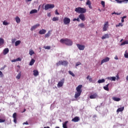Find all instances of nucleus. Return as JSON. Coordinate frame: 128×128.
Masks as SVG:
<instances>
[{"label": "nucleus", "mask_w": 128, "mask_h": 128, "mask_svg": "<svg viewBox=\"0 0 128 128\" xmlns=\"http://www.w3.org/2000/svg\"><path fill=\"white\" fill-rule=\"evenodd\" d=\"M0 76L1 78H2V76H4V74H2V71H0Z\"/></svg>", "instance_id": "603ef678"}, {"label": "nucleus", "mask_w": 128, "mask_h": 128, "mask_svg": "<svg viewBox=\"0 0 128 128\" xmlns=\"http://www.w3.org/2000/svg\"><path fill=\"white\" fill-rule=\"evenodd\" d=\"M6 122V120L0 118V122Z\"/></svg>", "instance_id": "09e8293b"}, {"label": "nucleus", "mask_w": 128, "mask_h": 128, "mask_svg": "<svg viewBox=\"0 0 128 128\" xmlns=\"http://www.w3.org/2000/svg\"><path fill=\"white\" fill-rule=\"evenodd\" d=\"M50 36V32L48 31V32L45 34V38H48Z\"/></svg>", "instance_id": "f704fd0d"}, {"label": "nucleus", "mask_w": 128, "mask_h": 128, "mask_svg": "<svg viewBox=\"0 0 128 128\" xmlns=\"http://www.w3.org/2000/svg\"><path fill=\"white\" fill-rule=\"evenodd\" d=\"M15 20L17 24H20V17L18 16H16L15 18Z\"/></svg>", "instance_id": "6ab92c4d"}, {"label": "nucleus", "mask_w": 128, "mask_h": 128, "mask_svg": "<svg viewBox=\"0 0 128 128\" xmlns=\"http://www.w3.org/2000/svg\"><path fill=\"white\" fill-rule=\"evenodd\" d=\"M76 20H77V22H80V18H76Z\"/></svg>", "instance_id": "e2e57ef3"}, {"label": "nucleus", "mask_w": 128, "mask_h": 128, "mask_svg": "<svg viewBox=\"0 0 128 128\" xmlns=\"http://www.w3.org/2000/svg\"><path fill=\"white\" fill-rule=\"evenodd\" d=\"M106 82V80L104 79H102V80H99L98 81V84H102Z\"/></svg>", "instance_id": "cd10ccee"}, {"label": "nucleus", "mask_w": 128, "mask_h": 128, "mask_svg": "<svg viewBox=\"0 0 128 128\" xmlns=\"http://www.w3.org/2000/svg\"><path fill=\"white\" fill-rule=\"evenodd\" d=\"M29 54H30V56H32V54H34V50H31L30 51Z\"/></svg>", "instance_id": "e433bc0d"}, {"label": "nucleus", "mask_w": 128, "mask_h": 128, "mask_svg": "<svg viewBox=\"0 0 128 128\" xmlns=\"http://www.w3.org/2000/svg\"><path fill=\"white\" fill-rule=\"evenodd\" d=\"M52 20L53 22H56L57 20H58V17H54Z\"/></svg>", "instance_id": "72a5a7b5"}, {"label": "nucleus", "mask_w": 128, "mask_h": 128, "mask_svg": "<svg viewBox=\"0 0 128 128\" xmlns=\"http://www.w3.org/2000/svg\"><path fill=\"white\" fill-rule=\"evenodd\" d=\"M116 14H117V16H120V13L116 12Z\"/></svg>", "instance_id": "680f3d73"}, {"label": "nucleus", "mask_w": 128, "mask_h": 128, "mask_svg": "<svg viewBox=\"0 0 128 128\" xmlns=\"http://www.w3.org/2000/svg\"><path fill=\"white\" fill-rule=\"evenodd\" d=\"M112 100H114V102H120V98L113 97Z\"/></svg>", "instance_id": "5701e85b"}, {"label": "nucleus", "mask_w": 128, "mask_h": 128, "mask_svg": "<svg viewBox=\"0 0 128 128\" xmlns=\"http://www.w3.org/2000/svg\"><path fill=\"white\" fill-rule=\"evenodd\" d=\"M13 118H16V113L14 112L12 115Z\"/></svg>", "instance_id": "37998d69"}, {"label": "nucleus", "mask_w": 128, "mask_h": 128, "mask_svg": "<svg viewBox=\"0 0 128 128\" xmlns=\"http://www.w3.org/2000/svg\"><path fill=\"white\" fill-rule=\"evenodd\" d=\"M20 76H22V72H20L16 76V78H17V80H20Z\"/></svg>", "instance_id": "7c9ffc66"}, {"label": "nucleus", "mask_w": 128, "mask_h": 128, "mask_svg": "<svg viewBox=\"0 0 128 128\" xmlns=\"http://www.w3.org/2000/svg\"><path fill=\"white\" fill-rule=\"evenodd\" d=\"M46 30L44 29H42V30H40L39 32L40 34H46Z\"/></svg>", "instance_id": "f3484780"}, {"label": "nucleus", "mask_w": 128, "mask_h": 128, "mask_svg": "<svg viewBox=\"0 0 128 128\" xmlns=\"http://www.w3.org/2000/svg\"><path fill=\"white\" fill-rule=\"evenodd\" d=\"M60 42L61 44H66V46H72V40L68 38L61 39L60 40Z\"/></svg>", "instance_id": "f257e3e1"}, {"label": "nucleus", "mask_w": 128, "mask_h": 128, "mask_svg": "<svg viewBox=\"0 0 128 128\" xmlns=\"http://www.w3.org/2000/svg\"><path fill=\"white\" fill-rule=\"evenodd\" d=\"M108 86H110V84H107L106 86H104L103 88L105 90H107V92H108L110 90V88H108Z\"/></svg>", "instance_id": "412c9836"}, {"label": "nucleus", "mask_w": 128, "mask_h": 128, "mask_svg": "<svg viewBox=\"0 0 128 128\" xmlns=\"http://www.w3.org/2000/svg\"><path fill=\"white\" fill-rule=\"evenodd\" d=\"M64 78H62L61 80H60L58 84V88H62V86H64Z\"/></svg>", "instance_id": "6e6552de"}, {"label": "nucleus", "mask_w": 128, "mask_h": 128, "mask_svg": "<svg viewBox=\"0 0 128 128\" xmlns=\"http://www.w3.org/2000/svg\"><path fill=\"white\" fill-rule=\"evenodd\" d=\"M68 62L66 61H62V60H60L58 62L56 63V66H68Z\"/></svg>", "instance_id": "20e7f679"}, {"label": "nucleus", "mask_w": 128, "mask_h": 128, "mask_svg": "<svg viewBox=\"0 0 128 128\" xmlns=\"http://www.w3.org/2000/svg\"><path fill=\"white\" fill-rule=\"evenodd\" d=\"M108 80H112V82L114 81L115 82L116 80V78L115 76H113V77H108Z\"/></svg>", "instance_id": "a211bd4d"}, {"label": "nucleus", "mask_w": 128, "mask_h": 128, "mask_svg": "<svg viewBox=\"0 0 128 128\" xmlns=\"http://www.w3.org/2000/svg\"><path fill=\"white\" fill-rule=\"evenodd\" d=\"M76 18L73 19V22H76Z\"/></svg>", "instance_id": "69168bd1"}, {"label": "nucleus", "mask_w": 128, "mask_h": 128, "mask_svg": "<svg viewBox=\"0 0 128 128\" xmlns=\"http://www.w3.org/2000/svg\"><path fill=\"white\" fill-rule=\"evenodd\" d=\"M86 78V80H89L90 82H92V78H90V76H87Z\"/></svg>", "instance_id": "c85d7f7f"}, {"label": "nucleus", "mask_w": 128, "mask_h": 128, "mask_svg": "<svg viewBox=\"0 0 128 128\" xmlns=\"http://www.w3.org/2000/svg\"><path fill=\"white\" fill-rule=\"evenodd\" d=\"M124 44H128V40H126L121 44V46H124Z\"/></svg>", "instance_id": "473e14b6"}, {"label": "nucleus", "mask_w": 128, "mask_h": 128, "mask_svg": "<svg viewBox=\"0 0 128 128\" xmlns=\"http://www.w3.org/2000/svg\"><path fill=\"white\" fill-rule=\"evenodd\" d=\"M64 24H69L70 22V18L66 17L63 20Z\"/></svg>", "instance_id": "0eeeda50"}, {"label": "nucleus", "mask_w": 128, "mask_h": 128, "mask_svg": "<svg viewBox=\"0 0 128 128\" xmlns=\"http://www.w3.org/2000/svg\"><path fill=\"white\" fill-rule=\"evenodd\" d=\"M118 4H122L124 2H128V0H115Z\"/></svg>", "instance_id": "a878e982"}, {"label": "nucleus", "mask_w": 128, "mask_h": 128, "mask_svg": "<svg viewBox=\"0 0 128 128\" xmlns=\"http://www.w3.org/2000/svg\"><path fill=\"white\" fill-rule=\"evenodd\" d=\"M116 28H118V26H124V24L122 23H119L118 24L116 25Z\"/></svg>", "instance_id": "c9c22d12"}, {"label": "nucleus", "mask_w": 128, "mask_h": 128, "mask_svg": "<svg viewBox=\"0 0 128 128\" xmlns=\"http://www.w3.org/2000/svg\"><path fill=\"white\" fill-rule=\"evenodd\" d=\"M54 8V4H47L44 6V10H48L49 8Z\"/></svg>", "instance_id": "39448f33"}, {"label": "nucleus", "mask_w": 128, "mask_h": 128, "mask_svg": "<svg viewBox=\"0 0 128 128\" xmlns=\"http://www.w3.org/2000/svg\"><path fill=\"white\" fill-rule=\"evenodd\" d=\"M82 64V63L80 62H78L76 64V66H80Z\"/></svg>", "instance_id": "a18cd8bd"}, {"label": "nucleus", "mask_w": 128, "mask_h": 128, "mask_svg": "<svg viewBox=\"0 0 128 128\" xmlns=\"http://www.w3.org/2000/svg\"><path fill=\"white\" fill-rule=\"evenodd\" d=\"M16 38L12 39V44H14V42H16Z\"/></svg>", "instance_id": "49530a36"}, {"label": "nucleus", "mask_w": 128, "mask_h": 128, "mask_svg": "<svg viewBox=\"0 0 128 128\" xmlns=\"http://www.w3.org/2000/svg\"><path fill=\"white\" fill-rule=\"evenodd\" d=\"M75 12L80 14H86V9L82 7H78L75 8Z\"/></svg>", "instance_id": "7ed1b4c3"}, {"label": "nucleus", "mask_w": 128, "mask_h": 128, "mask_svg": "<svg viewBox=\"0 0 128 128\" xmlns=\"http://www.w3.org/2000/svg\"><path fill=\"white\" fill-rule=\"evenodd\" d=\"M72 122H78L80 120V118L78 116H76L73 119H72Z\"/></svg>", "instance_id": "2eb2a0df"}, {"label": "nucleus", "mask_w": 128, "mask_h": 128, "mask_svg": "<svg viewBox=\"0 0 128 128\" xmlns=\"http://www.w3.org/2000/svg\"><path fill=\"white\" fill-rule=\"evenodd\" d=\"M78 26H80V28H84V23H81L78 24Z\"/></svg>", "instance_id": "ea45409f"}, {"label": "nucleus", "mask_w": 128, "mask_h": 128, "mask_svg": "<svg viewBox=\"0 0 128 128\" xmlns=\"http://www.w3.org/2000/svg\"><path fill=\"white\" fill-rule=\"evenodd\" d=\"M40 24H36V25H34V26H32L31 28H30V30L32 31L34 30H36V28H38V26H40Z\"/></svg>", "instance_id": "4468645a"}, {"label": "nucleus", "mask_w": 128, "mask_h": 128, "mask_svg": "<svg viewBox=\"0 0 128 128\" xmlns=\"http://www.w3.org/2000/svg\"><path fill=\"white\" fill-rule=\"evenodd\" d=\"M110 62V58L106 57L105 58L102 60L101 64H104V62Z\"/></svg>", "instance_id": "9b49d317"}, {"label": "nucleus", "mask_w": 128, "mask_h": 128, "mask_svg": "<svg viewBox=\"0 0 128 128\" xmlns=\"http://www.w3.org/2000/svg\"><path fill=\"white\" fill-rule=\"evenodd\" d=\"M55 14H57V15H59L60 13H58V10H56L55 11Z\"/></svg>", "instance_id": "8fccbe9b"}, {"label": "nucleus", "mask_w": 128, "mask_h": 128, "mask_svg": "<svg viewBox=\"0 0 128 128\" xmlns=\"http://www.w3.org/2000/svg\"><path fill=\"white\" fill-rule=\"evenodd\" d=\"M108 22H106L103 26L102 31L106 32V30H108Z\"/></svg>", "instance_id": "423d86ee"}, {"label": "nucleus", "mask_w": 128, "mask_h": 128, "mask_svg": "<svg viewBox=\"0 0 128 128\" xmlns=\"http://www.w3.org/2000/svg\"><path fill=\"white\" fill-rule=\"evenodd\" d=\"M101 4H102V6H104V1H102V2H101Z\"/></svg>", "instance_id": "3c124183"}, {"label": "nucleus", "mask_w": 128, "mask_h": 128, "mask_svg": "<svg viewBox=\"0 0 128 128\" xmlns=\"http://www.w3.org/2000/svg\"><path fill=\"white\" fill-rule=\"evenodd\" d=\"M126 80H128V76L126 77Z\"/></svg>", "instance_id": "338daca9"}, {"label": "nucleus", "mask_w": 128, "mask_h": 128, "mask_svg": "<svg viewBox=\"0 0 128 128\" xmlns=\"http://www.w3.org/2000/svg\"><path fill=\"white\" fill-rule=\"evenodd\" d=\"M106 38H110V34H104L102 37V40H106Z\"/></svg>", "instance_id": "ddd939ff"}, {"label": "nucleus", "mask_w": 128, "mask_h": 128, "mask_svg": "<svg viewBox=\"0 0 128 128\" xmlns=\"http://www.w3.org/2000/svg\"><path fill=\"white\" fill-rule=\"evenodd\" d=\"M124 56L126 58H128V53L126 52H126L124 53Z\"/></svg>", "instance_id": "58836bf2"}, {"label": "nucleus", "mask_w": 128, "mask_h": 128, "mask_svg": "<svg viewBox=\"0 0 128 128\" xmlns=\"http://www.w3.org/2000/svg\"><path fill=\"white\" fill-rule=\"evenodd\" d=\"M10 52V50H8V48H6L3 50V54L4 56H6V54H8V52Z\"/></svg>", "instance_id": "dca6fc26"}, {"label": "nucleus", "mask_w": 128, "mask_h": 128, "mask_svg": "<svg viewBox=\"0 0 128 128\" xmlns=\"http://www.w3.org/2000/svg\"><path fill=\"white\" fill-rule=\"evenodd\" d=\"M122 18H123V19H124V18H126V16H124Z\"/></svg>", "instance_id": "052dcab7"}, {"label": "nucleus", "mask_w": 128, "mask_h": 128, "mask_svg": "<svg viewBox=\"0 0 128 128\" xmlns=\"http://www.w3.org/2000/svg\"><path fill=\"white\" fill-rule=\"evenodd\" d=\"M76 46L78 48V50H84L86 48L84 45H81L80 44H77Z\"/></svg>", "instance_id": "1a4fd4ad"}, {"label": "nucleus", "mask_w": 128, "mask_h": 128, "mask_svg": "<svg viewBox=\"0 0 128 128\" xmlns=\"http://www.w3.org/2000/svg\"><path fill=\"white\" fill-rule=\"evenodd\" d=\"M22 43V41L18 40L15 42V46H19V44H20Z\"/></svg>", "instance_id": "b1692460"}, {"label": "nucleus", "mask_w": 128, "mask_h": 128, "mask_svg": "<svg viewBox=\"0 0 128 128\" xmlns=\"http://www.w3.org/2000/svg\"><path fill=\"white\" fill-rule=\"evenodd\" d=\"M114 60H118V56H116L115 57H114Z\"/></svg>", "instance_id": "13d9d810"}, {"label": "nucleus", "mask_w": 128, "mask_h": 128, "mask_svg": "<svg viewBox=\"0 0 128 128\" xmlns=\"http://www.w3.org/2000/svg\"><path fill=\"white\" fill-rule=\"evenodd\" d=\"M3 24L4 26H8V23L6 20H4V22H3Z\"/></svg>", "instance_id": "c03bdc74"}, {"label": "nucleus", "mask_w": 128, "mask_h": 128, "mask_svg": "<svg viewBox=\"0 0 128 128\" xmlns=\"http://www.w3.org/2000/svg\"><path fill=\"white\" fill-rule=\"evenodd\" d=\"M96 98H98V94L96 93H95L90 96V98H91V99Z\"/></svg>", "instance_id": "f8f14e48"}, {"label": "nucleus", "mask_w": 128, "mask_h": 128, "mask_svg": "<svg viewBox=\"0 0 128 128\" xmlns=\"http://www.w3.org/2000/svg\"><path fill=\"white\" fill-rule=\"evenodd\" d=\"M116 80H120V76H116Z\"/></svg>", "instance_id": "4d7b16f0"}, {"label": "nucleus", "mask_w": 128, "mask_h": 128, "mask_svg": "<svg viewBox=\"0 0 128 128\" xmlns=\"http://www.w3.org/2000/svg\"><path fill=\"white\" fill-rule=\"evenodd\" d=\"M124 110V106H123L122 108H118L116 110V112H122Z\"/></svg>", "instance_id": "393cba45"}, {"label": "nucleus", "mask_w": 128, "mask_h": 128, "mask_svg": "<svg viewBox=\"0 0 128 128\" xmlns=\"http://www.w3.org/2000/svg\"><path fill=\"white\" fill-rule=\"evenodd\" d=\"M36 62V60H34V59H32L31 61L30 62V66H33L34 64Z\"/></svg>", "instance_id": "c756f323"}, {"label": "nucleus", "mask_w": 128, "mask_h": 128, "mask_svg": "<svg viewBox=\"0 0 128 128\" xmlns=\"http://www.w3.org/2000/svg\"><path fill=\"white\" fill-rule=\"evenodd\" d=\"M32 0H26V2H32Z\"/></svg>", "instance_id": "0e129e2a"}, {"label": "nucleus", "mask_w": 128, "mask_h": 128, "mask_svg": "<svg viewBox=\"0 0 128 128\" xmlns=\"http://www.w3.org/2000/svg\"><path fill=\"white\" fill-rule=\"evenodd\" d=\"M16 62H20L22 61V58H18L16 59Z\"/></svg>", "instance_id": "de8ad7c7"}, {"label": "nucleus", "mask_w": 128, "mask_h": 128, "mask_svg": "<svg viewBox=\"0 0 128 128\" xmlns=\"http://www.w3.org/2000/svg\"><path fill=\"white\" fill-rule=\"evenodd\" d=\"M44 128H50V126L44 127Z\"/></svg>", "instance_id": "774afa93"}, {"label": "nucleus", "mask_w": 128, "mask_h": 128, "mask_svg": "<svg viewBox=\"0 0 128 128\" xmlns=\"http://www.w3.org/2000/svg\"><path fill=\"white\" fill-rule=\"evenodd\" d=\"M33 72V74L34 76H38V70H34Z\"/></svg>", "instance_id": "aec40b11"}, {"label": "nucleus", "mask_w": 128, "mask_h": 128, "mask_svg": "<svg viewBox=\"0 0 128 128\" xmlns=\"http://www.w3.org/2000/svg\"><path fill=\"white\" fill-rule=\"evenodd\" d=\"M68 74L72 76H75L74 74L72 73V71H68Z\"/></svg>", "instance_id": "a19ab883"}, {"label": "nucleus", "mask_w": 128, "mask_h": 128, "mask_svg": "<svg viewBox=\"0 0 128 128\" xmlns=\"http://www.w3.org/2000/svg\"><path fill=\"white\" fill-rule=\"evenodd\" d=\"M121 22H124V20L123 18H122V20H121Z\"/></svg>", "instance_id": "bf43d9fd"}, {"label": "nucleus", "mask_w": 128, "mask_h": 128, "mask_svg": "<svg viewBox=\"0 0 128 128\" xmlns=\"http://www.w3.org/2000/svg\"><path fill=\"white\" fill-rule=\"evenodd\" d=\"M16 62V59H14L12 60V62Z\"/></svg>", "instance_id": "5fc2aeb1"}, {"label": "nucleus", "mask_w": 128, "mask_h": 128, "mask_svg": "<svg viewBox=\"0 0 128 128\" xmlns=\"http://www.w3.org/2000/svg\"><path fill=\"white\" fill-rule=\"evenodd\" d=\"M36 12H38V10L34 9V10H32L30 12V14H36Z\"/></svg>", "instance_id": "bb28decb"}, {"label": "nucleus", "mask_w": 128, "mask_h": 128, "mask_svg": "<svg viewBox=\"0 0 128 128\" xmlns=\"http://www.w3.org/2000/svg\"><path fill=\"white\" fill-rule=\"evenodd\" d=\"M22 124L24 125V124H28V122H24Z\"/></svg>", "instance_id": "6e6d98bb"}, {"label": "nucleus", "mask_w": 128, "mask_h": 128, "mask_svg": "<svg viewBox=\"0 0 128 128\" xmlns=\"http://www.w3.org/2000/svg\"><path fill=\"white\" fill-rule=\"evenodd\" d=\"M82 85H78L76 88V92L74 94V98H78V96L82 94Z\"/></svg>", "instance_id": "f03ea898"}, {"label": "nucleus", "mask_w": 128, "mask_h": 128, "mask_svg": "<svg viewBox=\"0 0 128 128\" xmlns=\"http://www.w3.org/2000/svg\"><path fill=\"white\" fill-rule=\"evenodd\" d=\"M4 44V40L2 38H0V46H2Z\"/></svg>", "instance_id": "4be33fe9"}, {"label": "nucleus", "mask_w": 128, "mask_h": 128, "mask_svg": "<svg viewBox=\"0 0 128 128\" xmlns=\"http://www.w3.org/2000/svg\"><path fill=\"white\" fill-rule=\"evenodd\" d=\"M86 4H87V6H90V0H88L86 2Z\"/></svg>", "instance_id": "4c0bfd02"}, {"label": "nucleus", "mask_w": 128, "mask_h": 128, "mask_svg": "<svg viewBox=\"0 0 128 128\" xmlns=\"http://www.w3.org/2000/svg\"><path fill=\"white\" fill-rule=\"evenodd\" d=\"M68 121H66L64 122L62 126L64 128H68V126H66V124H68Z\"/></svg>", "instance_id": "2f4dec72"}, {"label": "nucleus", "mask_w": 128, "mask_h": 128, "mask_svg": "<svg viewBox=\"0 0 128 128\" xmlns=\"http://www.w3.org/2000/svg\"><path fill=\"white\" fill-rule=\"evenodd\" d=\"M44 48H45V50H50V46H44Z\"/></svg>", "instance_id": "79ce46f5"}, {"label": "nucleus", "mask_w": 128, "mask_h": 128, "mask_svg": "<svg viewBox=\"0 0 128 128\" xmlns=\"http://www.w3.org/2000/svg\"><path fill=\"white\" fill-rule=\"evenodd\" d=\"M78 18L81 20H82V22H84V20H86V16L84 14H80L78 16Z\"/></svg>", "instance_id": "9d476101"}, {"label": "nucleus", "mask_w": 128, "mask_h": 128, "mask_svg": "<svg viewBox=\"0 0 128 128\" xmlns=\"http://www.w3.org/2000/svg\"><path fill=\"white\" fill-rule=\"evenodd\" d=\"M14 124H16V118H14Z\"/></svg>", "instance_id": "864d4df0"}]
</instances>
